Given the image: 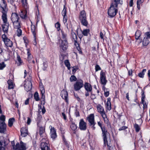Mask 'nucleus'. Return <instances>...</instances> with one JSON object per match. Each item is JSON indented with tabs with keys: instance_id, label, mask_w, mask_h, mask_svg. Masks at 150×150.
I'll return each mask as SVG.
<instances>
[{
	"instance_id": "53",
	"label": "nucleus",
	"mask_w": 150,
	"mask_h": 150,
	"mask_svg": "<svg viewBox=\"0 0 150 150\" xmlns=\"http://www.w3.org/2000/svg\"><path fill=\"white\" fill-rule=\"evenodd\" d=\"M142 103L143 105V108L144 109L147 108V104H146L145 100L142 101Z\"/></svg>"
},
{
	"instance_id": "41",
	"label": "nucleus",
	"mask_w": 150,
	"mask_h": 150,
	"mask_svg": "<svg viewBox=\"0 0 150 150\" xmlns=\"http://www.w3.org/2000/svg\"><path fill=\"white\" fill-rule=\"evenodd\" d=\"M65 65L67 67L68 69L69 70L70 69V63L68 60H66L64 62Z\"/></svg>"
},
{
	"instance_id": "6",
	"label": "nucleus",
	"mask_w": 150,
	"mask_h": 150,
	"mask_svg": "<svg viewBox=\"0 0 150 150\" xmlns=\"http://www.w3.org/2000/svg\"><path fill=\"white\" fill-rule=\"evenodd\" d=\"M83 81L80 80L77 81L74 84V88L76 91H78L83 86Z\"/></svg>"
},
{
	"instance_id": "32",
	"label": "nucleus",
	"mask_w": 150,
	"mask_h": 150,
	"mask_svg": "<svg viewBox=\"0 0 150 150\" xmlns=\"http://www.w3.org/2000/svg\"><path fill=\"white\" fill-rule=\"evenodd\" d=\"M146 69H144L141 72L139 73L138 74V76L140 78H143L145 74V73L146 71Z\"/></svg>"
},
{
	"instance_id": "50",
	"label": "nucleus",
	"mask_w": 150,
	"mask_h": 150,
	"mask_svg": "<svg viewBox=\"0 0 150 150\" xmlns=\"http://www.w3.org/2000/svg\"><path fill=\"white\" fill-rule=\"evenodd\" d=\"M55 27L57 28L58 31H59L60 29V25L59 22L56 23L55 25Z\"/></svg>"
},
{
	"instance_id": "36",
	"label": "nucleus",
	"mask_w": 150,
	"mask_h": 150,
	"mask_svg": "<svg viewBox=\"0 0 150 150\" xmlns=\"http://www.w3.org/2000/svg\"><path fill=\"white\" fill-rule=\"evenodd\" d=\"M5 116L3 115H1L0 116V123H5Z\"/></svg>"
},
{
	"instance_id": "37",
	"label": "nucleus",
	"mask_w": 150,
	"mask_h": 150,
	"mask_svg": "<svg viewBox=\"0 0 150 150\" xmlns=\"http://www.w3.org/2000/svg\"><path fill=\"white\" fill-rule=\"evenodd\" d=\"M45 132L44 128L42 127H40L39 129V134L40 136L42 137H43L42 134L44 133Z\"/></svg>"
},
{
	"instance_id": "9",
	"label": "nucleus",
	"mask_w": 150,
	"mask_h": 150,
	"mask_svg": "<svg viewBox=\"0 0 150 150\" xmlns=\"http://www.w3.org/2000/svg\"><path fill=\"white\" fill-rule=\"evenodd\" d=\"M79 127L80 129L82 130H85L86 129V123L84 122L83 119L80 120L79 123Z\"/></svg>"
},
{
	"instance_id": "57",
	"label": "nucleus",
	"mask_w": 150,
	"mask_h": 150,
	"mask_svg": "<svg viewBox=\"0 0 150 150\" xmlns=\"http://www.w3.org/2000/svg\"><path fill=\"white\" fill-rule=\"evenodd\" d=\"M101 69L98 65H96L95 67L96 71H97L98 70H100Z\"/></svg>"
},
{
	"instance_id": "31",
	"label": "nucleus",
	"mask_w": 150,
	"mask_h": 150,
	"mask_svg": "<svg viewBox=\"0 0 150 150\" xmlns=\"http://www.w3.org/2000/svg\"><path fill=\"white\" fill-rule=\"evenodd\" d=\"M22 3L23 7L24 8L26 9L28 8V3L27 0H21Z\"/></svg>"
},
{
	"instance_id": "35",
	"label": "nucleus",
	"mask_w": 150,
	"mask_h": 150,
	"mask_svg": "<svg viewBox=\"0 0 150 150\" xmlns=\"http://www.w3.org/2000/svg\"><path fill=\"white\" fill-rule=\"evenodd\" d=\"M90 30L88 29H86L82 31V34L85 36H87L88 34L89 33Z\"/></svg>"
},
{
	"instance_id": "26",
	"label": "nucleus",
	"mask_w": 150,
	"mask_h": 150,
	"mask_svg": "<svg viewBox=\"0 0 150 150\" xmlns=\"http://www.w3.org/2000/svg\"><path fill=\"white\" fill-rule=\"evenodd\" d=\"M2 2L0 4L1 7L2 8V12H6L5 10L6 7V4L5 0H2Z\"/></svg>"
},
{
	"instance_id": "51",
	"label": "nucleus",
	"mask_w": 150,
	"mask_h": 150,
	"mask_svg": "<svg viewBox=\"0 0 150 150\" xmlns=\"http://www.w3.org/2000/svg\"><path fill=\"white\" fill-rule=\"evenodd\" d=\"M6 67V65L4 62L0 63V69L2 70Z\"/></svg>"
},
{
	"instance_id": "18",
	"label": "nucleus",
	"mask_w": 150,
	"mask_h": 150,
	"mask_svg": "<svg viewBox=\"0 0 150 150\" xmlns=\"http://www.w3.org/2000/svg\"><path fill=\"white\" fill-rule=\"evenodd\" d=\"M19 17L18 14L16 13H12L11 16V20L12 22H14L15 21H18Z\"/></svg>"
},
{
	"instance_id": "13",
	"label": "nucleus",
	"mask_w": 150,
	"mask_h": 150,
	"mask_svg": "<svg viewBox=\"0 0 150 150\" xmlns=\"http://www.w3.org/2000/svg\"><path fill=\"white\" fill-rule=\"evenodd\" d=\"M101 129L102 132V134L103 137L104 144H105V141H106V135L107 134V130L105 127H101Z\"/></svg>"
},
{
	"instance_id": "22",
	"label": "nucleus",
	"mask_w": 150,
	"mask_h": 150,
	"mask_svg": "<svg viewBox=\"0 0 150 150\" xmlns=\"http://www.w3.org/2000/svg\"><path fill=\"white\" fill-rule=\"evenodd\" d=\"M26 13L27 11L26 10H21L20 13V16L22 18L25 19L27 17Z\"/></svg>"
},
{
	"instance_id": "47",
	"label": "nucleus",
	"mask_w": 150,
	"mask_h": 150,
	"mask_svg": "<svg viewBox=\"0 0 150 150\" xmlns=\"http://www.w3.org/2000/svg\"><path fill=\"white\" fill-rule=\"evenodd\" d=\"M71 127L72 130L75 131L77 129V127L76 124L72 123L71 125Z\"/></svg>"
},
{
	"instance_id": "15",
	"label": "nucleus",
	"mask_w": 150,
	"mask_h": 150,
	"mask_svg": "<svg viewBox=\"0 0 150 150\" xmlns=\"http://www.w3.org/2000/svg\"><path fill=\"white\" fill-rule=\"evenodd\" d=\"M21 135L23 137H25L28 135L27 129L25 127L22 128L21 129Z\"/></svg>"
},
{
	"instance_id": "10",
	"label": "nucleus",
	"mask_w": 150,
	"mask_h": 150,
	"mask_svg": "<svg viewBox=\"0 0 150 150\" xmlns=\"http://www.w3.org/2000/svg\"><path fill=\"white\" fill-rule=\"evenodd\" d=\"M87 119L89 123V125L96 124L94 121V116L93 114H90L87 117Z\"/></svg>"
},
{
	"instance_id": "44",
	"label": "nucleus",
	"mask_w": 150,
	"mask_h": 150,
	"mask_svg": "<svg viewBox=\"0 0 150 150\" xmlns=\"http://www.w3.org/2000/svg\"><path fill=\"white\" fill-rule=\"evenodd\" d=\"M40 90L41 93H45V90L44 87V86L42 84L40 85Z\"/></svg>"
},
{
	"instance_id": "27",
	"label": "nucleus",
	"mask_w": 150,
	"mask_h": 150,
	"mask_svg": "<svg viewBox=\"0 0 150 150\" xmlns=\"http://www.w3.org/2000/svg\"><path fill=\"white\" fill-rule=\"evenodd\" d=\"M36 30L35 26L34 25H32L31 26V30L34 38L36 37Z\"/></svg>"
},
{
	"instance_id": "34",
	"label": "nucleus",
	"mask_w": 150,
	"mask_h": 150,
	"mask_svg": "<svg viewBox=\"0 0 150 150\" xmlns=\"http://www.w3.org/2000/svg\"><path fill=\"white\" fill-rule=\"evenodd\" d=\"M149 41L147 38H144L143 41V45L144 46L147 45L149 43Z\"/></svg>"
},
{
	"instance_id": "4",
	"label": "nucleus",
	"mask_w": 150,
	"mask_h": 150,
	"mask_svg": "<svg viewBox=\"0 0 150 150\" xmlns=\"http://www.w3.org/2000/svg\"><path fill=\"white\" fill-rule=\"evenodd\" d=\"M14 148L15 150H26L27 149L26 144L21 141L20 144L18 143H17Z\"/></svg>"
},
{
	"instance_id": "11",
	"label": "nucleus",
	"mask_w": 150,
	"mask_h": 150,
	"mask_svg": "<svg viewBox=\"0 0 150 150\" xmlns=\"http://www.w3.org/2000/svg\"><path fill=\"white\" fill-rule=\"evenodd\" d=\"M61 95L62 98L65 99L66 102L68 103V94L67 92L65 90H63L61 91Z\"/></svg>"
},
{
	"instance_id": "20",
	"label": "nucleus",
	"mask_w": 150,
	"mask_h": 150,
	"mask_svg": "<svg viewBox=\"0 0 150 150\" xmlns=\"http://www.w3.org/2000/svg\"><path fill=\"white\" fill-rule=\"evenodd\" d=\"M84 88L87 92H91L92 90V87L91 85L88 83L86 82L84 84Z\"/></svg>"
},
{
	"instance_id": "64",
	"label": "nucleus",
	"mask_w": 150,
	"mask_h": 150,
	"mask_svg": "<svg viewBox=\"0 0 150 150\" xmlns=\"http://www.w3.org/2000/svg\"><path fill=\"white\" fill-rule=\"evenodd\" d=\"M109 91L105 92V90H104V95L105 97H108L109 96Z\"/></svg>"
},
{
	"instance_id": "5",
	"label": "nucleus",
	"mask_w": 150,
	"mask_h": 150,
	"mask_svg": "<svg viewBox=\"0 0 150 150\" xmlns=\"http://www.w3.org/2000/svg\"><path fill=\"white\" fill-rule=\"evenodd\" d=\"M2 38L5 45L7 47H12L13 45L12 42L7 38L5 34H3L2 35Z\"/></svg>"
},
{
	"instance_id": "3",
	"label": "nucleus",
	"mask_w": 150,
	"mask_h": 150,
	"mask_svg": "<svg viewBox=\"0 0 150 150\" xmlns=\"http://www.w3.org/2000/svg\"><path fill=\"white\" fill-rule=\"evenodd\" d=\"M100 79L101 83L103 85V88H105L104 86L106 84L107 81L106 79L105 73L103 71L100 72Z\"/></svg>"
},
{
	"instance_id": "1",
	"label": "nucleus",
	"mask_w": 150,
	"mask_h": 150,
	"mask_svg": "<svg viewBox=\"0 0 150 150\" xmlns=\"http://www.w3.org/2000/svg\"><path fill=\"white\" fill-rule=\"evenodd\" d=\"M123 1L122 0H113L111 1L110 6L108 11V13L111 18L115 16L118 11V6L119 4H122Z\"/></svg>"
},
{
	"instance_id": "28",
	"label": "nucleus",
	"mask_w": 150,
	"mask_h": 150,
	"mask_svg": "<svg viewBox=\"0 0 150 150\" xmlns=\"http://www.w3.org/2000/svg\"><path fill=\"white\" fill-rule=\"evenodd\" d=\"M14 27L15 28H21V25L20 22H19L18 20V21H15L14 22H12Z\"/></svg>"
},
{
	"instance_id": "12",
	"label": "nucleus",
	"mask_w": 150,
	"mask_h": 150,
	"mask_svg": "<svg viewBox=\"0 0 150 150\" xmlns=\"http://www.w3.org/2000/svg\"><path fill=\"white\" fill-rule=\"evenodd\" d=\"M50 127H51L50 129V134L51 137L53 139H54L57 137V134L56 133V131L55 128L52 127V126H50Z\"/></svg>"
},
{
	"instance_id": "33",
	"label": "nucleus",
	"mask_w": 150,
	"mask_h": 150,
	"mask_svg": "<svg viewBox=\"0 0 150 150\" xmlns=\"http://www.w3.org/2000/svg\"><path fill=\"white\" fill-rule=\"evenodd\" d=\"M15 121L14 118H12L9 119L8 122V125L10 127H11L13 125V122Z\"/></svg>"
},
{
	"instance_id": "40",
	"label": "nucleus",
	"mask_w": 150,
	"mask_h": 150,
	"mask_svg": "<svg viewBox=\"0 0 150 150\" xmlns=\"http://www.w3.org/2000/svg\"><path fill=\"white\" fill-rule=\"evenodd\" d=\"M17 57L18 62V66H20L22 64V61L21 60L20 57L19 55H17Z\"/></svg>"
},
{
	"instance_id": "52",
	"label": "nucleus",
	"mask_w": 150,
	"mask_h": 150,
	"mask_svg": "<svg viewBox=\"0 0 150 150\" xmlns=\"http://www.w3.org/2000/svg\"><path fill=\"white\" fill-rule=\"evenodd\" d=\"M42 118V116L40 115L38 116L37 118V124H38L40 122V121Z\"/></svg>"
},
{
	"instance_id": "55",
	"label": "nucleus",
	"mask_w": 150,
	"mask_h": 150,
	"mask_svg": "<svg viewBox=\"0 0 150 150\" xmlns=\"http://www.w3.org/2000/svg\"><path fill=\"white\" fill-rule=\"evenodd\" d=\"M44 93H41L42 96L41 97V99L42 100L41 101V102H42V101L43 102H44L45 101V97L44 95Z\"/></svg>"
},
{
	"instance_id": "19",
	"label": "nucleus",
	"mask_w": 150,
	"mask_h": 150,
	"mask_svg": "<svg viewBox=\"0 0 150 150\" xmlns=\"http://www.w3.org/2000/svg\"><path fill=\"white\" fill-rule=\"evenodd\" d=\"M97 108L98 112L100 113L101 115L104 114H105L103 107L100 105H97Z\"/></svg>"
},
{
	"instance_id": "21",
	"label": "nucleus",
	"mask_w": 150,
	"mask_h": 150,
	"mask_svg": "<svg viewBox=\"0 0 150 150\" xmlns=\"http://www.w3.org/2000/svg\"><path fill=\"white\" fill-rule=\"evenodd\" d=\"M71 37L72 38L73 40H74L75 43V45H76V44H78L77 42V36L76 34L73 31H72L71 33Z\"/></svg>"
},
{
	"instance_id": "60",
	"label": "nucleus",
	"mask_w": 150,
	"mask_h": 150,
	"mask_svg": "<svg viewBox=\"0 0 150 150\" xmlns=\"http://www.w3.org/2000/svg\"><path fill=\"white\" fill-rule=\"evenodd\" d=\"M8 2L10 3L11 4L15 6V4H14V0H8Z\"/></svg>"
},
{
	"instance_id": "24",
	"label": "nucleus",
	"mask_w": 150,
	"mask_h": 150,
	"mask_svg": "<svg viewBox=\"0 0 150 150\" xmlns=\"http://www.w3.org/2000/svg\"><path fill=\"white\" fill-rule=\"evenodd\" d=\"M8 23H5L2 25L3 31L5 33H7L8 32Z\"/></svg>"
},
{
	"instance_id": "49",
	"label": "nucleus",
	"mask_w": 150,
	"mask_h": 150,
	"mask_svg": "<svg viewBox=\"0 0 150 150\" xmlns=\"http://www.w3.org/2000/svg\"><path fill=\"white\" fill-rule=\"evenodd\" d=\"M17 35L18 36H20L22 34V30L20 29V28H17Z\"/></svg>"
},
{
	"instance_id": "46",
	"label": "nucleus",
	"mask_w": 150,
	"mask_h": 150,
	"mask_svg": "<svg viewBox=\"0 0 150 150\" xmlns=\"http://www.w3.org/2000/svg\"><path fill=\"white\" fill-rule=\"evenodd\" d=\"M62 14L63 16H66L67 11L65 6H64V8L62 11Z\"/></svg>"
},
{
	"instance_id": "30",
	"label": "nucleus",
	"mask_w": 150,
	"mask_h": 150,
	"mask_svg": "<svg viewBox=\"0 0 150 150\" xmlns=\"http://www.w3.org/2000/svg\"><path fill=\"white\" fill-rule=\"evenodd\" d=\"M8 88L9 89H12L13 88V85L12 81L11 80H10L8 81Z\"/></svg>"
},
{
	"instance_id": "45",
	"label": "nucleus",
	"mask_w": 150,
	"mask_h": 150,
	"mask_svg": "<svg viewBox=\"0 0 150 150\" xmlns=\"http://www.w3.org/2000/svg\"><path fill=\"white\" fill-rule=\"evenodd\" d=\"M61 32L62 35V38L63 39V40H61V41H64L65 40H67L66 38L67 35L63 31H61Z\"/></svg>"
},
{
	"instance_id": "58",
	"label": "nucleus",
	"mask_w": 150,
	"mask_h": 150,
	"mask_svg": "<svg viewBox=\"0 0 150 150\" xmlns=\"http://www.w3.org/2000/svg\"><path fill=\"white\" fill-rule=\"evenodd\" d=\"M43 69L44 70H45L46 68L47 67V65L46 63L45 62H44L43 63Z\"/></svg>"
},
{
	"instance_id": "17",
	"label": "nucleus",
	"mask_w": 150,
	"mask_h": 150,
	"mask_svg": "<svg viewBox=\"0 0 150 150\" xmlns=\"http://www.w3.org/2000/svg\"><path fill=\"white\" fill-rule=\"evenodd\" d=\"M6 130V125L5 123H0V133H3Z\"/></svg>"
},
{
	"instance_id": "62",
	"label": "nucleus",
	"mask_w": 150,
	"mask_h": 150,
	"mask_svg": "<svg viewBox=\"0 0 150 150\" xmlns=\"http://www.w3.org/2000/svg\"><path fill=\"white\" fill-rule=\"evenodd\" d=\"M78 69V68L77 67L75 68L74 67H72V71L73 73H75Z\"/></svg>"
},
{
	"instance_id": "8",
	"label": "nucleus",
	"mask_w": 150,
	"mask_h": 150,
	"mask_svg": "<svg viewBox=\"0 0 150 150\" xmlns=\"http://www.w3.org/2000/svg\"><path fill=\"white\" fill-rule=\"evenodd\" d=\"M25 89L27 91L31 90L32 89V83L30 80H25L24 84Z\"/></svg>"
},
{
	"instance_id": "29",
	"label": "nucleus",
	"mask_w": 150,
	"mask_h": 150,
	"mask_svg": "<svg viewBox=\"0 0 150 150\" xmlns=\"http://www.w3.org/2000/svg\"><path fill=\"white\" fill-rule=\"evenodd\" d=\"M5 145V141L4 140H1L0 139V150H5L4 147L3 146H4Z\"/></svg>"
},
{
	"instance_id": "59",
	"label": "nucleus",
	"mask_w": 150,
	"mask_h": 150,
	"mask_svg": "<svg viewBox=\"0 0 150 150\" xmlns=\"http://www.w3.org/2000/svg\"><path fill=\"white\" fill-rule=\"evenodd\" d=\"M67 16H63V22L65 24L67 22Z\"/></svg>"
},
{
	"instance_id": "25",
	"label": "nucleus",
	"mask_w": 150,
	"mask_h": 150,
	"mask_svg": "<svg viewBox=\"0 0 150 150\" xmlns=\"http://www.w3.org/2000/svg\"><path fill=\"white\" fill-rule=\"evenodd\" d=\"M106 108L108 110H110L111 109V104L110 98H107V101L106 104Z\"/></svg>"
},
{
	"instance_id": "23",
	"label": "nucleus",
	"mask_w": 150,
	"mask_h": 150,
	"mask_svg": "<svg viewBox=\"0 0 150 150\" xmlns=\"http://www.w3.org/2000/svg\"><path fill=\"white\" fill-rule=\"evenodd\" d=\"M3 14L2 16V18L3 21L4 23H7V15L6 13V12H2Z\"/></svg>"
},
{
	"instance_id": "48",
	"label": "nucleus",
	"mask_w": 150,
	"mask_h": 150,
	"mask_svg": "<svg viewBox=\"0 0 150 150\" xmlns=\"http://www.w3.org/2000/svg\"><path fill=\"white\" fill-rule=\"evenodd\" d=\"M77 79L76 77L74 75H72L70 78V80L71 82L76 81Z\"/></svg>"
},
{
	"instance_id": "61",
	"label": "nucleus",
	"mask_w": 150,
	"mask_h": 150,
	"mask_svg": "<svg viewBox=\"0 0 150 150\" xmlns=\"http://www.w3.org/2000/svg\"><path fill=\"white\" fill-rule=\"evenodd\" d=\"M127 128V127L125 126H123L122 127L120 128L119 129V130L120 131H121V130H125Z\"/></svg>"
},
{
	"instance_id": "43",
	"label": "nucleus",
	"mask_w": 150,
	"mask_h": 150,
	"mask_svg": "<svg viewBox=\"0 0 150 150\" xmlns=\"http://www.w3.org/2000/svg\"><path fill=\"white\" fill-rule=\"evenodd\" d=\"M35 99L37 101H38L40 100V98L39 97V95L38 92H36L35 93L34 95Z\"/></svg>"
},
{
	"instance_id": "39",
	"label": "nucleus",
	"mask_w": 150,
	"mask_h": 150,
	"mask_svg": "<svg viewBox=\"0 0 150 150\" xmlns=\"http://www.w3.org/2000/svg\"><path fill=\"white\" fill-rule=\"evenodd\" d=\"M27 54L28 56V61L29 62H30V59L32 58L30 56L31 55V53H30L29 51V49H27Z\"/></svg>"
},
{
	"instance_id": "63",
	"label": "nucleus",
	"mask_w": 150,
	"mask_h": 150,
	"mask_svg": "<svg viewBox=\"0 0 150 150\" xmlns=\"http://www.w3.org/2000/svg\"><path fill=\"white\" fill-rule=\"evenodd\" d=\"M45 111H46V110L45 109V107L43 106L42 108V109L41 112H42V113L43 114H44L45 113Z\"/></svg>"
},
{
	"instance_id": "54",
	"label": "nucleus",
	"mask_w": 150,
	"mask_h": 150,
	"mask_svg": "<svg viewBox=\"0 0 150 150\" xmlns=\"http://www.w3.org/2000/svg\"><path fill=\"white\" fill-rule=\"evenodd\" d=\"M107 143V145L108 147H109V149L110 150V147L111 146V141L110 140L109 142H108L107 141V140L106 139V141H105V142Z\"/></svg>"
},
{
	"instance_id": "42",
	"label": "nucleus",
	"mask_w": 150,
	"mask_h": 150,
	"mask_svg": "<svg viewBox=\"0 0 150 150\" xmlns=\"http://www.w3.org/2000/svg\"><path fill=\"white\" fill-rule=\"evenodd\" d=\"M134 127L137 132H138L140 129V126L137 124H135L134 125Z\"/></svg>"
},
{
	"instance_id": "14",
	"label": "nucleus",
	"mask_w": 150,
	"mask_h": 150,
	"mask_svg": "<svg viewBox=\"0 0 150 150\" xmlns=\"http://www.w3.org/2000/svg\"><path fill=\"white\" fill-rule=\"evenodd\" d=\"M60 48L63 51L66 50L67 47V40H65L64 41H62Z\"/></svg>"
},
{
	"instance_id": "2",
	"label": "nucleus",
	"mask_w": 150,
	"mask_h": 150,
	"mask_svg": "<svg viewBox=\"0 0 150 150\" xmlns=\"http://www.w3.org/2000/svg\"><path fill=\"white\" fill-rule=\"evenodd\" d=\"M79 18L82 25L86 27L87 26L88 23L87 20L86 14L84 11L83 10L80 12Z\"/></svg>"
},
{
	"instance_id": "38",
	"label": "nucleus",
	"mask_w": 150,
	"mask_h": 150,
	"mask_svg": "<svg viewBox=\"0 0 150 150\" xmlns=\"http://www.w3.org/2000/svg\"><path fill=\"white\" fill-rule=\"evenodd\" d=\"M101 116L103 119L104 122L105 123L108 124V120L107 117L105 114H104Z\"/></svg>"
},
{
	"instance_id": "7",
	"label": "nucleus",
	"mask_w": 150,
	"mask_h": 150,
	"mask_svg": "<svg viewBox=\"0 0 150 150\" xmlns=\"http://www.w3.org/2000/svg\"><path fill=\"white\" fill-rule=\"evenodd\" d=\"M44 139L42 140V142L40 144V147L42 150H50V149L49 144L46 142L43 141Z\"/></svg>"
},
{
	"instance_id": "56",
	"label": "nucleus",
	"mask_w": 150,
	"mask_h": 150,
	"mask_svg": "<svg viewBox=\"0 0 150 150\" xmlns=\"http://www.w3.org/2000/svg\"><path fill=\"white\" fill-rule=\"evenodd\" d=\"M145 35H146V38L147 39L150 38V32H147L145 33Z\"/></svg>"
},
{
	"instance_id": "16",
	"label": "nucleus",
	"mask_w": 150,
	"mask_h": 150,
	"mask_svg": "<svg viewBox=\"0 0 150 150\" xmlns=\"http://www.w3.org/2000/svg\"><path fill=\"white\" fill-rule=\"evenodd\" d=\"M141 32L139 30H137L135 33V39L137 40H140V41L139 42V43L141 42L142 41V39H141L140 36L141 35Z\"/></svg>"
}]
</instances>
